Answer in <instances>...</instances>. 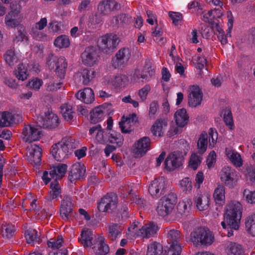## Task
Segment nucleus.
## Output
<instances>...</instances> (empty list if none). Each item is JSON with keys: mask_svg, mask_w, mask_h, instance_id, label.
<instances>
[{"mask_svg": "<svg viewBox=\"0 0 255 255\" xmlns=\"http://www.w3.org/2000/svg\"><path fill=\"white\" fill-rule=\"evenodd\" d=\"M242 205L238 201H231L226 207L224 219L227 223L228 237L233 235V229L238 230L242 217Z\"/></svg>", "mask_w": 255, "mask_h": 255, "instance_id": "1", "label": "nucleus"}, {"mask_svg": "<svg viewBox=\"0 0 255 255\" xmlns=\"http://www.w3.org/2000/svg\"><path fill=\"white\" fill-rule=\"evenodd\" d=\"M74 139L70 138L67 140L63 139L60 142L54 144L51 148L50 152L55 160L61 162L68 158L73 149L77 146Z\"/></svg>", "mask_w": 255, "mask_h": 255, "instance_id": "2", "label": "nucleus"}, {"mask_svg": "<svg viewBox=\"0 0 255 255\" xmlns=\"http://www.w3.org/2000/svg\"><path fill=\"white\" fill-rule=\"evenodd\" d=\"M214 240V235L207 228H198L190 234V241L196 247L210 246L213 243Z\"/></svg>", "mask_w": 255, "mask_h": 255, "instance_id": "3", "label": "nucleus"}, {"mask_svg": "<svg viewBox=\"0 0 255 255\" xmlns=\"http://www.w3.org/2000/svg\"><path fill=\"white\" fill-rule=\"evenodd\" d=\"M177 202V195L171 192L163 197L159 201L156 211L160 216L165 217L171 215Z\"/></svg>", "mask_w": 255, "mask_h": 255, "instance_id": "4", "label": "nucleus"}, {"mask_svg": "<svg viewBox=\"0 0 255 255\" xmlns=\"http://www.w3.org/2000/svg\"><path fill=\"white\" fill-rule=\"evenodd\" d=\"M118 198L117 195L114 192L107 193L98 203V209L100 212H113L117 207Z\"/></svg>", "mask_w": 255, "mask_h": 255, "instance_id": "5", "label": "nucleus"}, {"mask_svg": "<svg viewBox=\"0 0 255 255\" xmlns=\"http://www.w3.org/2000/svg\"><path fill=\"white\" fill-rule=\"evenodd\" d=\"M186 152L181 151H175L170 153L165 160L164 164L165 168L168 171L174 170L181 166L184 162V156Z\"/></svg>", "mask_w": 255, "mask_h": 255, "instance_id": "6", "label": "nucleus"}, {"mask_svg": "<svg viewBox=\"0 0 255 255\" xmlns=\"http://www.w3.org/2000/svg\"><path fill=\"white\" fill-rule=\"evenodd\" d=\"M119 41V37L117 35L112 33L107 34L101 37L99 48L104 52L110 53L117 48Z\"/></svg>", "mask_w": 255, "mask_h": 255, "instance_id": "7", "label": "nucleus"}, {"mask_svg": "<svg viewBox=\"0 0 255 255\" xmlns=\"http://www.w3.org/2000/svg\"><path fill=\"white\" fill-rule=\"evenodd\" d=\"M167 185L163 177L154 179L148 186V193L153 198H158L166 191Z\"/></svg>", "mask_w": 255, "mask_h": 255, "instance_id": "8", "label": "nucleus"}, {"mask_svg": "<svg viewBox=\"0 0 255 255\" xmlns=\"http://www.w3.org/2000/svg\"><path fill=\"white\" fill-rule=\"evenodd\" d=\"M112 107L111 103H106L93 109L90 112L91 123H98L103 120L105 114L110 115L111 112L109 111Z\"/></svg>", "mask_w": 255, "mask_h": 255, "instance_id": "9", "label": "nucleus"}, {"mask_svg": "<svg viewBox=\"0 0 255 255\" xmlns=\"http://www.w3.org/2000/svg\"><path fill=\"white\" fill-rule=\"evenodd\" d=\"M43 135L40 128H36L30 125L25 126L22 132L23 139L25 142L29 143L39 140Z\"/></svg>", "mask_w": 255, "mask_h": 255, "instance_id": "10", "label": "nucleus"}, {"mask_svg": "<svg viewBox=\"0 0 255 255\" xmlns=\"http://www.w3.org/2000/svg\"><path fill=\"white\" fill-rule=\"evenodd\" d=\"M60 123L57 115L48 111L44 113V116H41L38 119L39 127L43 128L53 129L57 128Z\"/></svg>", "mask_w": 255, "mask_h": 255, "instance_id": "11", "label": "nucleus"}, {"mask_svg": "<svg viewBox=\"0 0 255 255\" xmlns=\"http://www.w3.org/2000/svg\"><path fill=\"white\" fill-rule=\"evenodd\" d=\"M131 56L130 50L128 48L124 47L120 49L112 59V65L115 68L124 66L127 64Z\"/></svg>", "mask_w": 255, "mask_h": 255, "instance_id": "12", "label": "nucleus"}, {"mask_svg": "<svg viewBox=\"0 0 255 255\" xmlns=\"http://www.w3.org/2000/svg\"><path fill=\"white\" fill-rule=\"evenodd\" d=\"M235 170L229 166L222 168L220 172L221 181L226 186L233 188L236 183Z\"/></svg>", "mask_w": 255, "mask_h": 255, "instance_id": "13", "label": "nucleus"}, {"mask_svg": "<svg viewBox=\"0 0 255 255\" xmlns=\"http://www.w3.org/2000/svg\"><path fill=\"white\" fill-rule=\"evenodd\" d=\"M188 105L191 107L200 105L202 101L203 93L197 85L191 86L188 90Z\"/></svg>", "mask_w": 255, "mask_h": 255, "instance_id": "14", "label": "nucleus"}, {"mask_svg": "<svg viewBox=\"0 0 255 255\" xmlns=\"http://www.w3.org/2000/svg\"><path fill=\"white\" fill-rule=\"evenodd\" d=\"M121 8V4L115 0H103L98 4V9L101 14L106 15L113 11Z\"/></svg>", "mask_w": 255, "mask_h": 255, "instance_id": "15", "label": "nucleus"}, {"mask_svg": "<svg viewBox=\"0 0 255 255\" xmlns=\"http://www.w3.org/2000/svg\"><path fill=\"white\" fill-rule=\"evenodd\" d=\"M98 57V51L94 46L87 47L81 54L83 63L89 66H92L96 63Z\"/></svg>", "mask_w": 255, "mask_h": 255, "instance_id": "16", "label": "nucleus"}, {"mask_svg": "<svg viewBox=\"0 0 255 255\" xmlns=\"http://www.w3.org/2000/svg\"><path fill=\"white\" fill-rule=\"evenodd\" d=\"M73 207L71 197L65 195L61 203L60 208L61 217L65 220H69L72 216Z\"/></svg>", "mask_w": 255, "mask_h": 255, "instance_id": "17", "label": "nucleus"}, {"mask_svg": "<svg viewBox=\"0 0 255 255\" xmlns=\"http://www.w3.org/2000/svg\"><path fill=\"white\" fill-rule=\"evenodd\" d=\"M150 139L147 136H144L134 143L135 148L133 151L136 158L140 157L144 155L149 149Z\"/></svg>", "mask_w": 255, "mask_h": 255, "instance_id": "18", "label": "nucleus"}, {"mask_svg": "<svg viewBox=\"0 0 255 255\" xmlns=\"http://www.w3.org/2000/svg\"><path fill=\"white\" fill-rule=\"evenodd\" d=\"M86 167L83 164L76 163L73 164L69 171L68 179L71 182L83 178L85 176Z\"/></svg>", "mask_w": 255, "mask_h": 255, "instance_id": "19", "label": "nucleus"}, {"mask_svg": "<svg viewBox=\"0 0 255 255\" xmlns=\"http://www.w3.org/2000/svg\"><path fill=\"white\" fill-rule=\"evenodd\" d=\"M27 155L29 160L35 165H39L41 161L42 149L37 144L27 147Z\"/></svg>", "mask_w": 255, "mask_h": 255, "instance_id": "20", "label": "nucleus"}, {"mask_svg": "<svg viewBox=\"0 0 255 255\" xmlns=\"http://www.w3.org/2000/svg\"><path fill=\"white\" fill-rule=\"evenodd\" d=\"M4 127H10L22 122V116L8 111L1 112Z\"/></svg>", "mask_w": 255, "mask_h": 255, "instance_id": "21", "label": "nucleus"}, {"mask_svg": "<svg viewBox=\"0 0 255 255\" xmlns=\"http://www.w3.org/2000/svg\"><path fill=\"white\" fill-rule=\"evenodd\" d=\"M157 230V226L153 223H151L144 225L139 229L137 232V236L143 238H149L156 234Z\"/></svg>", "mask_w": 255, "mask_h": 255, "instance_id": "22", "label": "nucleus"}, {"mask_svg": "<svg viewBox=\"0 0 255 255\" xmlns=\"http://www.w3.org/2000/svg\"><path fill=\"white\" fill-rule=\"evenodd\" d=\"M167 242L170 244V247L181 246L180 241L182 238V235L180 232L175 229L167 230Z\"/></svg>", "mask_w": 255, "mask_h": 255, "instance_id": "23", "label": "nucleus"}, {"mask_svg": "<svg viewBox=\"0 0 255 255\" xmlns=\"http://www.w3.org/2000/svg\"><path fill=\"white\" fill-rule=\"evenodd\" d=\"M75 97L86 104H90L95 100L94 92L90 88H86L83 91H79L75 94Z\"/></svg>", "mask_w": 255, "mask_h": 255, "instance_id": "24", "label": "nucleus"}, {"mask_svg": "<svg viewBox=\"0 0 255 255\" xmlns=\"http://www.w3.org/2000/svg\"><path fill=\"white\" fill-rule=\"evenodd\" d=\"M174 118L176 125L180 128L184 127L189 121V116L184 108L177 110L174 114Z\"/></svg>", "mask_w": 255, "mask_h": 255, "instance_id": "25", "label": "nucleus"}, {"mask_svg": "<svg viewBox=\"0 0 255 255\" xmlns=\"http://www.w3.org/2000/svg\"><path fill=\"white\" fill-rule=\"evenodd\" d=\"M67 169V165L66 164L59 163L57 165L51 168L49 171L50 176L55 180L61 178L66 173Z\"/></svg>", "mask_w": 255, "mask_h": 255, "instance_id": "26", "label": "nucleus"}, {"mask_svg": "<svg viewBox=\"0 0 255 255\" xmlns=\"http://www.w3.org/2000/svg\"><path fill=\"white\" fill-rule=\"evenodd\" d=\"M194 202L199 211H204L209 207L210 198L207 195L198 194L194 199Z\"/></svg>", "mask_w": 255, "mask_h": 255, "instance_id": "27", "label": "nucleus"}, {"mask_svg": "<svg viewBox=\"0 0 255 255\" xmlns=\"http://www.w3.org/2000/svg\"><path fill=\"white\" fill-rule=\"evenodd\" d=\"M225 250L228 255H243L244 253L241 245L233 242L226 244Z\"/></svg>", "mask_w": 255, "mask_h": 255, "instance_id": "28", "label": "nucleus"}, {"mask_svg": "<svg viewBox=\"0 0 255 255\" xmlns=\"http://www.w3.org/2000/svg\"><path fill=\"white\" fill-rule=\"evenodd\" d=\"M167 125V122L166 119H160L157 120L152 126V133L155 136H161L163 133L162 131L163 128L166 127Z\"/></svg>", "mask_w": 255, "mask_h": 255, "instance_id": "29", "label": "nucleus"}, {"mask_svg": "<svg viewBox=\"0 0 255 255\" xmlns=\"http://www.w3.org/2000/svg\"><path fill=\"white\" fill-rule=\"evenodd\" d=\"M94 235L91 230H87L83 231L81 234V238L79 241L84 246V247H90L93 245L92 241Z\"/></svg>", "mask_w": 255, "mask_h": 255, "instance_id": "30", "label": "nucleus"}, {"mask_svg": "<svg viewBox=\"0 0 255 255\" xmlns=\"http://www.w3.org/2000/svg\"><path fill=\"white\" fill-rule=\"evenodd\" d=\"M55 67V72L57 76L61 79L63 78L67 67V63L65 58L60 57L58 58Z\"/></svg>", "mask_w": 255, "mask_h": 255, "instance_id": "31", "label": "nucleus"}, {"mask_svg": "<svg viewBox=\"0 0 255 255\" xmlns=\"http://www.w3.org/2000/svg\"><path fill=\"white\" fill-rule=\"evenodd\" d=\"M96 72L92 69H84L80 73V79L84 85H88L94 78Z\"/></svg>", "mask_w": 255, "mask_h": 255, "instance_id": "32", "label": "nucleus"}, {"mask_svg": "<svg viewBox=\"0 0 255 255\" xmlns=\"http://www.w3.org/2000/svg\"><path fill=\"white\" fill-rule=\"evenodd\" d=\"M97 248L96 254L97 255H106L110 251L109 246L105 243V238L103 237L100 236L97 240Z\"/></svg>", "mask_w": 255, "mask_h": 255, "instance_id": "33", "label": "nucleus"}, {"mask_svg": "<svg viewBox=\"0 0 255 255\" xmlns=\"http://www.w3.org/2000/svg\"><path fill=\"white\" fill-rule=\"evenodd\" d=\"M25 237L27 243L34 244L39 243L40 239L37 231L35 229H29L25 232Z\"/></svg>", "mask_w": 255, "mask_h": 255, "instance_id": "34", "label": "nucleus"}, {"mask_svg": "<svg viewBox=\"0 0 255 255\" xmlns=\"http://www.w3.org/2000/svg\"><path fill=\"white\" fill-rule=\"evenodd\" d=\"M163 254V247L159 243L154 242L147 247L146 255H161Z\"/></svg>", "mask_w": 255, "mask_h": 255, "instance_id": "35", "label": "nucleus"}, {"mask_svg": "<svg viewBox=\"0 0 255 255\" xmlns=\"http://www.w3.org/2000/svg\"><path fill=\"white\" fill-rule=\"evenodd\" d=\"M108 136V142L116 143L118 147H121L123 144L124 138L120 132L114 131H112V132L110 131Z\"/></svg>", "mask_w": 255, "mask_h": 255, "instance_id": "36", "label": "nucleus"}, {"mask_svg": "<svg viewBox=\"0 0 255 255\" xmlns=\"http://www.w3.org/2000/svg\"><path fill=\"white\" fill-rule=\"evenodd\" d=\"M208 134L205 132L200 134L197 142V147L199 154H202L206 151L208 144Z\"/></svg>", "mask_w": 255, "mask_h": 255, "instance_id": "37", "label": "nucleus"}, {"mask_svg": "<svg viewBox=\"0 0 255 255\" xmlns=\"http://www.w3.org/2000/svg\"><path fill=\"white\" fill-rule=\"evenodd\" d=\"M123 230V227L118 224H113L109 227V237L112 241L116 240Z\"/></svg>", "mask_w": 255, "mask_h": 255, "instance_id": "38", "label": "nucleus"}, {"mask_svg": "<svg viewBox=\"0 0 255 255\" xmlns=\"http://www.w3.org/2000/svg\"><path fill=\"white\" fill-rule=\"evenodd\" d=\"M6 63L10 67L13 66L18 62V59L13 50H7L3 55Z\"/></svg>", "mask_w": 255, "mask_h": 255, "instance_id": "39", "label": "nucleus"}, {"mask_svg": "<svg viewBox=\"0 0 255 255\" xmlns=\"http://www.w3.org/2000/svg\"><path fill=\"white\" fill-rule=\"evenodd\" d=\"M222 114L224 115V121L226 125L230 129H233L234 128V124L231 110L226 108L223 110Z\"/></svg>", "mask_w": 255, "mask_h": 255, "instance_id": "40", "label": "nucleus"}, {"mask_svg": "<svg viewBox=\"0 0 255 255\" xmlns=\"http://www.w3.org/2000/svg\"><path fill=\"white\" fill-rule=\"evenodd\" d=\"M51 191L48 200L56 199L61 194V188L57 180H54L50 184Z\"/></svg>", "mask_w": 255, "mask_h": 255, "instance_id": "41", "label": "nucleus"}, {"mask_svg": "<svg viewBox=\"0 0 255 255\" xmlns=\"http://www.w3.org/2000/svg\"><path fill=\"white\" fill-rule=\"evenodd\" d=\"M13 12H8L5 17V23L9 27H15L19 24V21L16 17L18 15L13 14Z\"/></svg>", "mask_w": 255, "mask_h": 255, "instance_id": "42", "label": "nucleus"}, {"mask_svg": "<svg viewBox=\"0 0 255 255\" xmlns=\"http://www.w3.org/2000/svg\"><path fill=\"white\" fill-rule=\"evenodd\" d=\"M192 202L190 199L179 202L177 206V210L180 215L189 212Z\"/></svg>", "mask_w": 255, "mask_h": 255, "instance_id": "43", "label": "nucleus"}, {"mask_svg": "<svg viewBox=\"0 0 255 255\" xmlns=\"http://www.w3.org/2000/svg\"><path fill=\"white\" fill-rule=\"evenodd\" d=\"M213 197L215 201L218 204H221L225 199V187L222 185H219L214 191Z\"/></svg>", "mask_w": 255, "mask_h": 255, "instance_id": "44", "label": "nucleus"}, {"mask_svg": "<svg viewBox=\"0 0 255 255\" xmlns=\"http://www.w3.org/2000/svg\"><path fill=\"white\" fill-rule=\"evenodd\" d=\"M17 29L18 31L15 34V37L13 39V42L16 43L22 41L27 42L28 38L24 28L22 26H20L17 28Z\"/></svg>", "mask_w": 255, "mask_h": 255, "instance_id": "45", "label": "nucleus"}, {"mask_svg": "<svg viewBox=\"0 0 255 255\" xmlns=\"http://www.w3.org/2000/svg\"><path fill=\"white\" fill-rule=\"evenodd\" d=\"M226 154L228 157L231 160L233 164L238 167L242 165L243 163L241 155L233 150L226 151Z\"/></svg>", "mask_w": 255, "mask_h": 255, "instance_id": "46", "label": "nucleus"}, {"mask_svg": "<svg viewBox=\"0 0 255 255\" xmlns=\"http://www.w3.org/2000/svg\"><path fill=\"white\" fill-rule=\"evenodd\" d=\"M245 226L248 233L255 237V215H251L247 218Z\"/></svg>", "mask_w": 255, "mask_h": 255, "instance_id": "47", "label": "nucleus"}, {"mask_svg": "<svg viewBox=\"0 0 255 255\" xmlns=\"http://www.w3.org/2000/svg\"><path fill=\"white\" fill-rule=\"evenodd\" d=\"M54 45L59 48H67L70 45L69 37L65 35L58 36L54 41Z\"/></svg>", "mask_w": 255, "mask_h": 255, "instance_id": "48", "label": "nucleus"}, {"mask_svg": "<svg viewBox=\"0 0 255 255\" xmlns=\"http://www.w3.org/2000/svg\"><path fill=\"white\" fill-rule=\"evenodd\" d=\"M110 131L106 129L101 128V132L97 133L96 135V139L101 144H106L108 142L109 134Z\"/></svg>", "mask_w": 255, "mask_h": 255, "instance_id": "49", "label": "nucleus"}, {"mask_svg": "<svg viewBox=\"0 0 255 255\" xmlns=\"http://www.w3.org/2000/svg\"><path fill=\"white\" fill-rule=\"evenodd\" d=\"M26 72L27 69L23 64H19L15 70V75L18 80L24 81L27 79V74Z\"/></svg>", "mask_w": 255, "mask_h": 255, "instance_id": "50", "label": "nucleus"}, {"mask_svg": "<svg viewBox=\"0 0 255 255\" xmlns=\"http://www.w3.org/2000/svg\"><path fill=\"white\" fill-rule=\"evenodd\" d=\"M14 227L10 225H5L1 227V234L3 237L10 238L14 233Z\"/></svg>", "mask_w": 255, "mask_h": 255, "instance_id": "51", "label": "nucleus"}, {"mask_svg": "<svg viewBox=\"0 0 255 255\" xmlns=\"http://www.w3.org/2000/svg\"><path fill=\"white\" fill-rule=\"evenodd\" d=\"M41 30L37 29V27H32L31 34L35 39L37 40H47V35L42 31Z\"/></svg>", "mask_w": 255, "mask_h": 255, "instance_id": "52", "label": "nucleus"}, {"mask_svg": "<svg viewBox=\"0 0 255 255\" xmlns=\"http://www.w3.org/2000/svg\"><path fill=\"white\" fill-rule=\"evenodd\" d=\"M201 158L196 153H193L191 155L189 162V166L194 170L197 169L198 165L200 164Z\"/></svg>", "mask_w": 255, "mask_h": 255, "instance_id": "53", "label": "nucleus"}, {"mask_svg": "<svg viewBox=\"0 0 255 255\" xmlns=\"http://www.w3.org/2000/svg\"><path fill=\"white\" fill-rule=\"evenodd\" d=\"M180 185L183 192H190L192 189V182L189 178L186 177L180 181Z\"/></svg>", "mask_w": 255, "mask_h": 255, "instance_id": "54", "label": "nucleus"}, {"mask_svg": "<svg viewBox=\"0 0 255 255\" xmlns=\"http://www.w3.org/2000/svg\"><path fill=\"white\" fill-rule=\"evenodd\" d=\"M154 73V71L151 66L144 67L140 77L142 79L149 80V78L151 77Z\"/></svg>", "mask_w": 255, "mask_h": 255, "instance_id": "55", "label": "nucleus"}, {"mask_svg": "<svg viewBox=\"0 0 255 255\" xmlns=\"http://www.w3.org/2000/svg\"><path fill=\"white\" fill-rule=\"evenodd\" d=\"M243 195L248 203L255 204V191H251L249 190L245 189Z\"/></svg>", "mask_w": 255, "mask_h": 255, "instance_id": "56", "label": "nucleus"}, {"mask_svg": "<svg viewBox=\"0 0 255 255\" xmlns=\"http://www.w3.org/2000/svg\"><path fill=\"white\" fill-rule=\"evenodd\" d=\"M63 239L61 236H58L57 240L52 242L49 241L47 243L48 246L53 249H58L62 246Z\"/></svg>", "mask_w": 255, "mask_h": 255, "instance_id": "57", "label": "nucleus"}, {"mask_svg": "<svg viewBox=\"0 0 255 255\" xmlns=\"http://www.w3.org/2000/svg\"><path fill=\"white\" fill-rule=\"evenodd\" d=\"M181 250V246L170 247L167 250L165 251L163 255H180Z\"/></svg>", "mask_w": 255, "mask_h": 255, "instance_id": "58", "label": "nucleus"}, {"mask_svg": "<svg viewBox=\"0 0 255 255\" xmlns=\"http://www.w3.org/2000/svg\"><path fill=\"white\" fill-rule=\"evenodd\" d=\"M58 58L54 54H49L46 59V64L48 68L50 69H54L57 63Z\"/></svg>", "mask_w": 255, "mask_h": 255, "instance_id": "59", "label": "nucleus"}, {"mask_svg": "<svg viewBox=\"0 0 255 255\" xmlns=\"http://www.w3.org/2000/svg\"><path fill=\"white\" fill-rule=\"evenodd\" d=\"M62 115L65 121L68 122H71L73 120V112L72 110L69 108H66L65 109H62Z\"/></svg>", "mask_w": 255, "mask_h": 255, "instance_id": "60", "label": "nucleus"}, {"mask_svg": "<svg viewBox=\"0 0 255 255\" xmlns=\"http://www.w3.org/2000/svg\"><path fill=\"white\" fill-rule=\"evenodd\" d=\"M127 77L125 75H117L113 81V85L116 87H120L125 83Z\"/></svg>", "mask_w": 255, "mask_h": 255, "instance_id": "61", "label": "nucleus"}, {"mask_svg": "<svg viewBox=\"0 0 255 255\" xmlns=\"http://www.w3.org/2000/svg\"><path fill=\"white\" fill-rule=\"evenodd\" d=\"M130 198L131 202L135 203L136 204L138 205L140 208H143L146 205V201L143 198H139L136 195H132V197Z\"/></svg>", "mask_w": 255, "mask_h": 255, "instance_id": "62", "label": "nucleus"}, {"mask_svg": "<svg viewBox=\"0 0 255 255\" xmlns=\"http://www.w3.org/2000/svg\"><path fill=\"white\" fill-rule=\"evenodd\" d=\"M42 80L36 78L29 81L28 86L33 89L38 90L42 85Z\"/></svg>", "mask_w": 255, "mask_h": 255, "instance_id": "63", "label": "nucleus"}, {"mask_svg": "<svg viewBox=\"0 0 255 255\" xmlns=\"http://www.w3.org/2000/svg\"><path fill=\"white\" fill-rule=\"evenodd\" d=\"M247 178L252 182H255V167L250 166L247 168Z\"/></svg>", "mask_w": 255, "mask_h": 255, "instance_id": "64", "label": "nucleus"}]
</instances>
